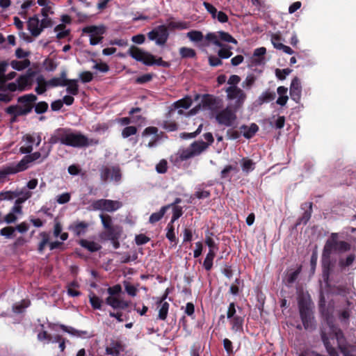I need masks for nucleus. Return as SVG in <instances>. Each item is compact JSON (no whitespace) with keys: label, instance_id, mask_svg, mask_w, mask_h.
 I'll list each match as a JSON object with an SVG mask.
<instances>
[{"label":"nucleus","instance_id":"obj_31","mask_svg":"<svg viewBox=\"0 0 356 356\" xmlns=\"http://www.w3.org/2000/svg\"><path fill=\"white\" fill-rule=\"evenodd\" d=\"M276 94L275 92L268 89L264 91L258 97L257 102L259 105L270 102L275 99Z\"/></svg>","mask_w":356,"mask_h":356},{"label":"nucleus","instance_id":"obj_44","mask_svg":"<svg viewBox=\"0 0 356 356\" xmlns=\"http://www.w3.org/2000/svg\"><path fill=\"white\" fill-rule=\"evenodd\" d=\"M229 322L232 325V330L234 332H238L242 330L243 319L242 317L237 316L229 318Z\"/></svg>","mask_w":356,"mask_h":356},{"label":"nucleus","instance_id":"obj_61","mask_svg":"<svg viewBox=\"0 0 356 356\" xmlns=\"http://www.w3.org/2000/svg\"><path fill=\"white\" fill-rule=\"evenodd\" d=\"M15 229L13 227H6L0 230V234L7 238H11L14 236Z\"/></svg>","mask_w":356,"mask_h":356},{"label":"nucleus","instance_id":"obj_7","mask_svg":"<svg viewBox=\"0 0 356 356\" xmlns=\"http://www.w3.org/2000/svg\"><path fill=\"white\" fill-rule=\"evenodd\" d=\"M238 111L228 104L225 108H222L216 113L213 118L219 125L226 127H232L236 122Z\"/></svg>","mask_w":356,"mask_h":356},{"label":"nucleus","instance_id":"obj_9","mask_svg":"<svg viewBox=\"0 0 356 356\" xmlns=\"http://www.w3.org/2000/svg\"><path fill=\"white\" fill-rule=\"evenodd\" d=\"M204 38L209 42L217 47H221L222 44H224L222 42L233 43L234 44L238 43L237 40L229 33L222 31L214 33H209L205 35Z\"/></svg>","mask_w":356,"mask_h":356},{"label":"nucleus","instance_id":"obj_51","mask_svg":"<svg viewBox=\"0 0 356 356\" xmlns=\"http://www.w3.org/2000/svg\"><path fill=\"white\" fill-rule=\"evenodd\" d=\"M186 36L193 42H198L203 40V33L200 31H191L186 33Z\"/></svg>","mask_w":356,"mask_h":356},{"label":"nucleus","instance_id":"obj_39","mask_svg":"<svg viewBox=\"0 0 356 356\" xmlns=\"http://www.w3.org/2000/svg\"><path fill=\"white\" fill-rule=\"evenodd\" d=\"M39 237L41 238L38 243V251L42 253L47 245H49V234L47 232H42L39 234Z\"/></svg>","mask_w":356,"mask_h":356},{"label":"nucleus","instance_id":"obj_16","mask_svg":"<svg viewBox=\"0 0 356 356\" xmlns=\"http://www.w3.org/2000/svg\"><path fill=\"white\" fill-rule=\"evenodd\" d=\"M300 316L305 330H312L315 328L312 312L307 304L299 302Z\"/></svg>","mask_w":356,"mask_h":356},{"label":"nucleus","instance_id":"obj_49","mask_svg":"<svg viewBox=\"0 0 356 356\" xmlns=\"http://www.w3.org/2000/svg\"><path fill=\"white\" fill-rule=\"evenodd\" d=\"M138 129L136 127L127 126L122 130L121 135L123 138H128L131 136L136 135Z\"/></svg>","mask_w":356,"mask_h":356},{"label":"nucleus","instance_id":"obj_50","mask_svg":"<svg viewBox=\"0 0 356 356\" xmlns=\"http://www.w3.org/2000/svg\"><path fill=\"white\" fill-rule=\"evenodd\" d=\"M61 328L63 331L69 333L72 336L83 337L88 334L86 331L77 330L72 327H67L65 325H62Z\"/></svg>","mask_w":356,"mask_h":356},{"label":"nucleus","instance_id":"obj_41","mask_svg":"<svg viewBox=\"0 0 356 356\" xmlns=\"http://www.w3.org/2000/svg\"><path fill=\"white\" fill-rule=\"evenodd\" d=\"M54 31L56 33L58 39H63L67 38L70 33V30L67 29L65 24H60L54 28Z\"/></svg>","mask_w":356,"mask_h":356},{"label":"nucleus","instance_id":"obj_3","mask_svg":"<svg viewBox=\"0 0 356 356\" xmlns=\"http://www.w3.org/2000/svg\"><path fill=\"white\" fill-rule=\"evenodd\" d=\"M356 256L355 254H349L346 257H341L337 260L332 254H322L321 267L323 278L327 282L330 276L334 272H341L351 267L355 263Z\"/></svg>","mask_w":356,"mask_h":356},{"label":"nucleus","instance_id":"obj_17","mask_svg":"<svg viewBox=\"0 0 356 356\" xmlns=\"http://www.w3.org/2000/svg\"><path fill=\"white\" fill-rule=\"evenodd\" d=\"M203 106L206 107L211 112V115L214 117L216 113L222 108V100L210 95H206L202 99Z\"/></svg>","mask_w":356,"mask_h":356},{"label":"nucleus","instance_id":"obj_5","mask_svg":"<svg viewBox=\"0 0 356 356\" xmlns=\"http://www.w3.org/2000/svg\"><path fill=\"white\" fill-rule=\"evenodd\" d=\"M209 147L202 140H196L190 145L187 148L179 149L175 155V162L181 163L195 156L200 155Z\"/></svg>","mask_w":356,"mask_h":356},{"label":"nucleus","instance_id":"obj_36","mask_svg":"<svg viewBox=\"0 0 356 356\" xmlns=\"http://www.w3.org/2000/svg\"><path fill=\"white\" fill-rule=\"evenodd\" d=\"M174 223L169 222L166 227V234L165 236L170 242L172 246H175L177 244V238L175 232Z\"/></svg>","mask_w":356,"mask_h":356},{"label":"nucleus","instance_id":"obj_62","mask_svg":"<svg viewBox=\"0 0 356 356\" xmlns=\"http://www.w3.org/2000/svg\"><path fill=\"white\" fill-rule=\"evenodd\" d=\"M256 81V78L252 74H248L245 79L243 81L242 83V86L247 89H250L252 86L254 85Z\"/></svg>","mask_w":356,"mask_h":356},{"label":"nucleus","instance_id":"obj_42","mask_svg":"<svg viewBox=\"0 0 356 356\" xmlns=\"http://www.w3.org/2000/svg\"><path fill=\"white\" fill-rule=\"evenodd\" d=\"M217 54L222 59H227L232 56V47L227 44H222L221 47H219Z\"/></svg>","mask_w":356,"mask_h":356},{"label":"nucleus","instance_id":"obj_56","mask_svg":"<svg viewBox=\"0 0 356 356\" xmlns=\"http://www.w3.org/2000/svg\"><path fill=\"white\" fill-rule=\"evenodd\" d=\"M179 54L182 58H194L196 52L193 49L189 47H181L179 49Z\"/></svg>","mask_w":356,"mask_h":356},{"label":"nucleus","instance_id":"obj_46","mask_svg":"<svg viewBox=\"0 0 356 356\" xmlns=\"http://www.w3.org/2000/svg\"><path fill=\"white\" fill-rule=\"evenodd\" d=\"M89 300L92 307L94 309H101L103 300L93 293L89 295Z\"/></svg>","mask_w":356,"mask_h":356},{"label":"nucleus","instance_id":"obj_32","mask_svg":"<svg viewBox=\"0 0 356 356\" xmlns=\"http://www.w3.org/2000/svg\"><path fill=\"white\" fill-rule=\"evenodd\" d=\"M288 88L284 86H279L277 89V92L279 95L277 99L276 100V104L284 106L286 104L287 101L289 99V97L287 95Z\"/></svg>","mask_w":356,"mask_h":356},{"label":"nucleus","instance_id":"obj_4","mask_svg":"<svg viewBox=\"0 0 356 356\" xmlns=\"http://www.w3.org/2000/svg\"><path fill=\"white\" fill-rule=\"evenodd\" d=\"M33 83V74H26L21 75L15 82L9 83L6 86H0V102H10L14 97L13 92L29 90L31 88Z\"/></svg>","mask_w":356,"mask_h":356},{"label":"nucleus","instance_id":"obj_38","mask_svg":"<svg viewBox=\"0 0 356 356\" xmlns=\"http://www.w3.org/2000/svg\"><path fill=\"white\" fill-rule=\"evenodd\" d=\"M266 53V49L265 47H259L254 49L253 53L254 57H258L257 58L252 59V63L255 65H261L264 64V56Z\"/></svg>","mask_w":356,"mask_h":356},{"label":"nucleus","instance_id":"obj_11","mask_svg":"<svg viewBox=\"0 0 356 356\" xmlns=\"http://www.w3.org/2000/svg\"><path fill=\"white\" fill-rule=\"evenodd\" d=\"M100 178L104 182L108 180L118 182L121 179V171L118 165H102L99 169Z\"/></svg>","mask_w":356,"mask_h":356},{"label":"nucleus","instance_id":"obj_20","mask_svg":"<svg viewBox=\"0 0 356 356\" xmlns=\"http://www.w3.org/2000/svg\"><path fill=\"white\" fill-rule=\"evenodd\" d=\"M168 296V290L162 296V297L156 302L157 308L159 309L158 318L160 320L165 321L167 318L170 305L165 301Z\"/></svg>","mask_w":356,"mask_h":356},{"label":"nucleus","instance_id":"obj_60","mask_svg":"<svg viewBox=\"0 0 356 356\" xmlns=\"http://www.w3.org/2000/svg\"><path fill=\"white\" fill-rule=\"evenodd\" d=\"M48 107V104L46 102H40L37 103L34 107L35 112L37 114H42L47 111Z\"/></svg>","mask_w":356,"mask_h":356},{"label":"nucleus","instance_id":"obj_27","mask_svg":"<svg viewBox=\"0 0 356 356\" xmlns=\"http://www.w3.org/2000/svg\"><path fill=\"white\" fill-rule=\"evenodd\" d=\"M45 145L46 144L44 143L40 152H35L32 154L30 153L28 155H26L31 163H33L35 161H37L40 158H42L43 160L48 157L51 152V147H45Z\"/></svg>","mask_w":356,"mask_h":356},{"label":"nucleus","instance_id":"obj_43","mask_svg":"<svg viewBox=\"0 0 356 356\" xmlns=\"http://www.w3.org/2000/svg\"><path fill=\"white\" fill-rule=\"evenodd\" d=\"M63 227L60 222L56 221L54 226V236L57 238L60 236L62 241H65L68 238V234L67 232H63Z\"/></svg>","mask_w":356,"mask_h":356},{"label":"nucleus","instance_id":"obj_13","mask_svg":"<svg viewBox=\"0 0 356 356\" xmlns=\"http://www.w3.org/2000/svg\"><path fill=\"white\" fill-rule=\"evenodd\" d=\"M149 40L155 41L157 45H164L169 37L168 28L164 25H160L154 28L147 33Z\"/></svg>","mask_w":356,"mask_h":356},{"label":"nucleus","instance_id":"obj_58","mask_svg":"<svg viewBox=\"0 0 356 356\" xmlns=\"http://www.w3.org/2000/svg\"><path fill=\"white\" fill-rule=\"evenodd\" d=\"M172 208V216L170 222L174 223L183 215V209L180 206H175Z\"/></svg>","mask_w":356,"mask_h":356},{"label":"nucleus","instance_id":"obj_34","mask_svg":"<svg viewBox=\"0 0 356 356\" xmlns=\"http://www.w3.org/2000/svg\"><path fill=\"white\" fill-rule=\"evenodd\" d=\"M88 227V224L87 222H79L74 225H70L69 229L72 230L76 236H79L86 233Z\"/></svg>","mask_w":356,"mask_h":356},{"label":"nucleus","instance_id":"obj_54","mask_svg":"<svg viewBox=\"0 0 356 356\" xmlns=\"http://www.w3.org/2000/svg\"><path fill=\"white\" fill-rule=\"evenodd\" d=\"M30 305V301L23 300L21 302L15 304L13 306V311L14 313L20 314L22 313L25 308H27Z\"/></svg>","mask_w":356,"mask_h":356},{"label":"nucleus","instance_id":"obj_48","mask_svg":"<svg viewBox=\"0 0 356 356\" xmlns=\"http://www.w3.org/2000/svg\"><path fill=\"white\" fill-rule=\"evenodd\" d=\"M37 100L36 95L33 94H27L23 96H21L18 98V102L22 104V105L29 104L32 105Z\"/></svg>","mask_w":356,"mask_h":356},{"label":"nucleus","instance_id":"obj_19","mask_svg":"<svg viewBox=\"0 0 356 356\" xmlns=\"http://www.w3.org/2000/svg\"><path fill=\"white\" fill-rule=\"evenodd\" d=\"M338 234L332 233L330 238H328L323 249L322 254H332L334 252H338Z\"/></svg>","mask_w":356,"mask_h":356},{"label":"nucleus","instance_id":"obj_30","mask_svg":"<svg viewBox=\"0 0 356 356\" xmlns=\"http://www.w3.org/2000/svg\"><path fill=\"white\" fill-rule=\"evenodd\" d=\"M243 136L248 139L252 138L259 130V127L252 123L250 126L242 125L240 128Z\"/></svg>","mask_w":356,"mask_h":356},{"label":"nucleus","instance_id":"obj_59","mask_svg":"<svg viewBox=\"0 0 356 356\" xmlns=\"http://www.w3.org/2000/svg\"><path fill=\"white\" fill-rule=\"evenodd\" d=\"M211 193L209 191L204 190L201 186H198L196 189V191L194 194L195 197L197 199H205L210 196Z\"/></svg>","mask_w":356,"mask_h":356},{"label":"nucleus","instance_id":"obj_57","mask_svg":"<svg viewBox=\"0 0 356 356\" xmlns=\"http://www.w3.org/2000/svg\"><path fill=\"white\" fill-rule=\"evenodd\" d=\"M99 218L101 219L103 227L107 230L110 228L113 227L112 225V218L108 215L100 214Z\"/></svg>","mask_w":356,"mask_h":356},{"label":"nucleus","instance_id":"obj_53","mask_svg":"<svg viewBox=\"0 0 356 356\" xmlns=\"http://www.w3.org/2000/svg\"><path fill=\"white\" fill-rule=\"evenodd\" d=\"M242 170L246 173L254 170L255 168V163L252 160L248 159H243L242 160Z\"/></svg>","mask_w":356,"mask_h":356},{"label":"nucleus","instance_id":"obj_45","mask_svg":"<svg viewBox=\"0 0 356 356\" xmlns=\"http://www.w3.org/2000/svg\"><path fill=\"white\" fill-rule=\"evenodd\" d=\"M30 65V61L27 59L23 60H12L10 63L11 67L16 70L21 71L26 67H28Z\"/></svg>","mask_w":356,"mask_h":356},{"label":"nucleus","instance_id":"obj_6","mask_svg":"<svg viewBox=\"0 0 356 356\" xmlns=\"http://www.w3.org/2000/svg\"><path fill=\"white\" fill-rule=\"evenodd\" d=\"M227 100L229 105L239 110L243 106L247 98L246 93L238 86H229L225 89Z\"/></svg>","mask_w":356,"mask_h":356},{"label":"nucleus","instance_id":"obj_15","mask_svg":"<svg viewBox=\"0 0 356 356\" xmlns=\"http://www.w3.org/2000/svg\"><path fill=\"white\" fill-rule=\"evenodd\" d=\"M50 24V21L47 19V15H44V19L40 22L37 15L30 17L28 21V29L34 37L38 36L44 28Z\"/></svg>","mask_w":356,"mask_h":356},{"label":"nucleus","instance_id":"obj_10","mask_svg":"<svg viewBox=\"0 0 356 356\" xmlns=\"http://www.w3.org/2000/svg\"><path fill=\"white\" fill-rule=\"evenodd\" d=\"M122 202L118 200L99 199L94 201L92 207L95 210L113 213L122 207Z\"/></svg>","mask_w":356,"mask_h":356},{"label":"nucleus","instance_id":"obj_18","mask_svg":"<svg viewBox=\"0 0 356 356\" xmlns=\"http://www.w3.org/2000/svg\"><path fill=\"white\" fill-rule=\"evenodd\" d=\"M128 54L134 59L143 63L145 65H152V54L146 52L135 46H131L128 50Z\"/></svg>","mask_w":356,"mask_h":356},{"label":"nucleus","instance_id":"obj_33","mask_svg":"<svg viewBox=\"0 0 356 356\" xmlns=\"http://www.w3.org/2000/svg\"><path fill=\"white\" fill-rule=\"evenodd\" d=\"M79 243L81 247L91 252H97L102 248V246L98 243L86 239H81Z\"/></svg>","mask_w":356,"mask_h":356},{"label":"nucleus","instance_id":"obj_63","mask_svg":"<svg viewBox=\"0 0 356 356\" xmlns=\"http://www.w3.org/2000/svg\"><path fill=\"white\" fill-rule=\"evenodd\" d=\"M161 127L168 131H174L177 129V124L175 122L163 121Z\"/></svg>","mask_w":356,"mask_h":356},{"label":"nucleus","instance_id":"obj_47","mask_svg":"<svg viewBox=\"0 0 356 356\" xmlns=\"http://www.w3.org/2000/svg\"><path fill=\"white\" fill-rule=\"evenodd\" d=\"M302 207H308L309 210L304 212L302 218L300 219L299 224L303 223L305 225L309 221L312 216V202H306L302 204Z\"/></svg>","mask_w":356,"mask_h":356},{"label":"nucleus","instance_id":"obj_55","mask_svg":"<svg viewBox=\"0 0 356 356\" xmlns=\"http://www.w3.org/2000/svg\"><path fill=\"white\" fill-rule=\"evenodd\" d=\"M33 5V0H26L21 5V10L18 14L24 19L26 18L27 10Z\"/></svg>","mask_w":356,"mask_h":356},{"label":"nucleus","instance_id":"obj_25","mask_svg":"<svg viewBox=\"0 0 356 356\" xmlns=\"http://www.w3.org/2000/svg\"><path fill=\"white\" fill-rule=\"evenodd\" d=\"M352 302L346 300L343 307L337 309V315L339 321L342 323H348L351 314L350 306Z\"/></svg>","mask_w":356,"mask_h":356},{"label":"nucleus","instance_id":"obj_23","mask_svg":"<svg viewBox=\"0 0 356 356\" xmlns=\"http://www.w3.org/2000/svg\"><path fill=\"white\" fill-rule=\"evenodd\" d=\"M106 304L114 309H124L129 306V302L121 300L119 296H108Z\"/></svg>","mask_w":356,"mask_h":356},{"label":"nucleus","instance_id":"obj_1","mask_svg":"<svg viewBox=\"0 0 356 356\" xmlns=\"http://www.w3.org/2000/svg\"><path fill=\"white\" fill-rule=\"evenodd\" d=\"M51 145L60 144L74 148H86L99 144V140L89 138L81 131L68 127H61L55 129L49 138Z\"/></svg>","mask_w":356,"mask_h":356},{"label":"nucleus","instance_id":"obj_24","mask_svg":"<svg viewBox=\"0 0 356 356\" xmlns=\"http://www.w3.org/2000/svg\"><path fill=\"white\" fill-rule=\"evenodd\" d=\"M124 350V348L121 341L112 339L105 351L107 355L111 356H119Z\"/></svg>","mask_w":356,"mask_h":356},{"label":"nucleus","instance_id":"obj_21","mask_svg":"<svg viewBox=\"0 0 356 356\" xmlns=\"http://www.w3.org/2000/svg\"><path fill=\"white\" fill-rule=\"evenodd\" d=\"M33 109V105L24 104V105H15L10 106L6 108L7 113L14 115L15 117L24 115L30 112Z\"/></svg>","mask_w":356,"mask_h":356},{"label":"nucleus","instance_id":"obj_64","mask_svg":"<svg viewBox=\"0 0 356 356\" xmlns=\"http://www.w3.org/2000/svg\"><path fill=\"white\" fill-rule=\"evenodd\" d=\"M337 245L339 253L348 252L351 249V245L349 243L343 241H338Z\"/></svg>","mask_w":356,"mask_h":356},{"label":"nucleus","instance_id":"obj_40","mask_svg":"<svg viewBox=\"0 0 356 356\" xmlns=\"http://www.w3.org/2000/svg\"><path fill=\"white\" fill-rule=\"evenodd\" d=\"M217 251H213L212 250H209L208 253L206 255V257L203 262V266L204 269L207 271H209L213 267V261L216 257Z\"/></svg>","mask_w":356,"mask_h":356},{"label":"nucleus","instance_id":"obj_26","mask_svg":"<svg viewBox=\"0 0 356 356\" xmlns=\"http://www.w3.org/2000/svg\"><path fill=\"white\" fill-rule=\"evenodd\" d=\"M122 232V228L119 225H114L113 227L106 230V232L103 233L102 238L106 240H116L120 238Z\"/></svg>","mask_w":356,"mask_h":356},{"label":"nucleus","instance_id":"obj_37","mask_svg":"<svg viewBox=\"0 0 356 356\" xmlns=\"http://www.w3.org/2000/svg\"><path fill=\"white\" fill-rule=\"evenodd\" d=\"M170 209V206H163L157 212L151 214L149 218V222L151 224H154L159 222L164 216L166 211Z\"/></svg>","mask_w":356,"mask_h":356},{"label":"nucleus","instance_id":"obj_35","mask_svg":"<svg viewBox=\"0 0 356 356\" xmlns=\"http://www.w3.org/2000/svg\"><path fill=\"white\" fill-rule=\"evenodd\" d=\"M190 22L186 21H171L168 24V28L170 30H184L190 28Z\"/></svg>","mask_w":356,"mask_h":356},{"label":"nucleus","instance_id":"obj_8","mask_svg":"<svg viewBox=\"0 0 356 356\" xmlns=\"http://www.w3.org/2000/svg\"><path fill=\"white\" fill-rule=\"evenodd\" d=\"M31 163L27 156L23 157V159L17 163H13L9 165L4 167L0 170V179L5 178L7 175H14L20 172H23L31 166Z\"/></svg>","mask_w":356,"mask_h":356},{"label":"nucleus","instance_id":"obj_22","mask_svg":"<svg viewBox=\"0 0 356 356\" xmlns=\"http://www.w3.org/2000/svg\"><path fill=\"white\" fill-rule=\"evenodd\" d=\"M289 93L291 98L294 102H296V103H298L300 102L301 98L302 87L300 81L298 78L295 77L292 79L290 86Z\"/></svg>","mask_w":356,"mask_h":356},{"label":"nucleus","instance_id":"obj_2","mask_svg":"<svg viewBox=\"0 0 356 356\" xmlns=\"http://www.w3.org/2000/svg\"><path fill=\"white\" fill-rule=\"evenodd\" d=\"M323 313V311H321ZM324 315V314H323ZM325 316V324L321 329V338L327 352L330 356H339L336 349L332 346L335 342L337 347L345 356H356L346 352V341L342 331L333 323L332 316L328 314Z\"/></svg>","mask_w":356,"mask_h":356},{"label":"nucleus","instance_id":"obj_52","mask_svg":"<svg viewBox=\"0 0 356 356\" xmlns=\"http://www.w3.org/2000/svg\"><path fill=\"white\" fill-rule=\"evenodd\" d=\"M192 104V100L190 97H185L182 99L178 100L174 103V106L176 108L188 109Z\"/></svg>","mask_w":356,"mask_h":356},{"label":"nucleus","instance_id":"obj_29","mask_svg":"<svg viewBox=\"0 0 356 356\" xmlns=\"http://www.w3.org/2000/svg\"><path fill=\"white\" fill-rule=\"evenodd\" d=\"M66 92L71 95H77L79 94V79H68L65 81Z\"/></svg>","mask_w":356,"mask_h":356},{"label":"nucleus","instance_id":"obj_28","mask_svg":"<svg viewBox=\"0 0 356 356\" xmlns=\"http://www.w3.org/2000/svg\"><path fill=\"white\" fill-rule=\"evenodd\" d=\"M67 80V72L65 70H63L59 77H54L48 81H45V85L48 87L55 88L58 86H65L66 85L65 81Z\"/></svg>","mask_w":356,"mask_h":356},{"label":"nucleus","instance_id":"obj_12","mask_svg":"<svg viewBox=\"0 0 356 356\" xmlns=\"http://www.w3.org/2000/svg\"><path fill=\"white\" fill-rule=\"evenodd\" d=\"M24 145L20 147L19 151L22 154H30L33 149V147H38L41 141V134L39 133L28 134L23 136Z\"/></svg>","mask_w":356,"mask_h":356},{"label":"nucleus","instance_id":"obj_14","mask_svg":"<svg viewBox=\"0 0 356 356\" xmlns=\"http://www.w3.org/2000/svg\"><path fill=\"white\" fill-rule=\"evenodd\" d=\"M83 33H88L90 36V44L96 45L103 40L102 35L106 32V28L103 25L88 26L82 29Z\"/></svg>","mask_w":356,"mask_h":356}]
</instances>
